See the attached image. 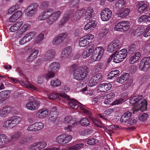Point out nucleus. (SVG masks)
I'll return each instance as SVG.
<instances>
[{"mask_svg": "<svg viewBox=\"0 0 150 150\" xmlns=\"http://www.w3.org/2000/svg\"><path fill=\"white\" fill-rule=\"evenodd\" d=\"M22 85L26 88H29L33 91L37 92L39 91V89L29 83H27L22 82Z\"/></svg>", "mask_w": 150, "mask_h": 150, "instance_id": "33", "label": "nucleus"}, {"mask_svg": "<svg viewBox=\"0 0 150 150\" xmlns=\"http://www.w3.org/2000/svg\"><path fill=\"white\" fill-rule=\"evenodd\" d=\"M104 88H105L106 91H108L112 87L111 84L109 83H103Z\"/></svg>", "mask_w": 150, "mask_h": 150, "instance_id": "64", "label": "nucleus"}, {"mask_svg": "<svg viewBox=\"0 0 150 150\" xmlns=\"http://www.w3.org/2000/svg\"><path fill=\"white\" fill-rule=\"evenodd\" d=\"M36 35V33L35 32L31 31L27 33L24 37L28 42H29L32 40L35 36Z\"/></svg>", "mask_w": 150, "mask_h": 150, "instance_id": "31", "label": "nucleus"}, {"mask_svg": "<svg viewBox=\"0 0 150 150\" xmlns=\"http://www.w3.org/2000/svg\"><path fill=\"white\" fill-rule=\"evenodd\" d=\"M125 1L124 0H118L115 3V9L117 11L120 10L125 6Z\"/></svg>", "mask_w": 150, "mask_h": 150, "instance_id": "28", "label": "nucleus"}, {"mask_svg": "<svg viewBox=\"0 0 150 150\" xmlns=\"http://www.w3.org/2000/svg\"><path fill=\"white\" fill-rule=\"evenodd\" d=\"M102 76L101 74L98 73L93 76L92 77L98 82L99 81L102 80Z\"/></svg>", "mask_w": 150, "mask_h": 150, "instance_id": "61", "label": "nucleus"}, {"mask_svg": "<svg viewBox=\"0 0 150 150\" xmlns=\"http://www.w3.org/2000/svg\"><path fill=\"white\" fill-rule=\"evenodd\" d=\"M27 130L29 132H37L35 123L29 125L27 129Z\"/></svg>", "mask_w": 150, "mask_h": 150, "instance_id": "57", "label": "nucleus"}, {"mask_svg": "<svg viewBox=\"0 0 150 150\" xmlns=\"http://www.w3.org/2000/svg\"><path fill=\"white\" fill-rule=\"evenodd\" d=\"M59 67L60 64H59L58 62H55L52 63L50 64L48 69L54 72H56L59 70Z\"/></svg>", "mask_w": 150, "mask_h": 150, "instance_id": "25", "label": "nucleus"}, {"mask_svg": "<svg viewBox=\"0 0 150 150\" xmlns=\"http://www.w3.org/2000/svg\"><path fill=\"white\" fill-rule=\"evenodd\" d=\"M30 100L25 105V107L28 110L34 111L37 110L40 105V103L34 99L33 97H31Z\"/></svg>", "mask_w": 150, "mask_h": 150, "instance_id": "10", "label": "nucleus"}, {"mask_svg": "<svg viewBox=\"0 0 150 150\" xmlns=\"http://www.w3.org/2000/svg\"><path fill=\"white\" fill-rule=\"evenodd\" d=\"M55 54V52L54 50H48L46 51L43 57V60L45 62L51 60L54 57Z\"/></svg>", "mask_w": 150, "mask_h": 150, "instance_id": "15", "label": "nucleus"}, {"mask_svg": "<svg viewBox=\"0 0 150 150\" xmlns=\"http://www.w3.org/2000/svg\"><path fill=\"white\" fill-rule=\"evenodd\" d=\"M51 85L53 87H56L59 86L61 84L60 81L57 79H55L51 81Z\"/></svg>", "mask_w": 150, "mask_h": 150, "instance_id": "38", "label": "nucleus"}, {"mask_svg": "<svg viewBox=\"0 0 150 150\" xmlns=\"http://www.w3.org/2000/svg\"><path fill=\"white\" fill-rule=\"evenodd\" d=\"M72 139V136L71 135L62 134L57 137L56 141L59 144H64L68 143Z\"/></svg>", "mask_w": 150, "mask_h": 150, "instance_id": "9", "label": "nucleus"}, {"mask_svg": "<svg viewBox=\"0 0 150 150\" xmlns=\"http://www.w3.org/2000/svg\"><path fill=\"white\" fill-rule=\"evenodd\" d=\"M71 55L63 50L60 55V58L62 60H65L70 58Z\"/></svg>", "mask_w": 150, "mask_h": 150, "instance_id": "45", "label": "nucleus"}, {"mask_svg": "<svg viewBox=\"0 0 150 150\" xmlns=\"http://www.w3.org/2000/svg\"><path fill=\"white\" fill-rule=\"evenodd\" d=\"M30 27V25L28 23H25L22 26L20 30L17 33L20 35H22Z\"/></svg>", "mask_w": 150, "mask_h": 150, "instance_id": "29", "label": "nucleus"}, {"mask_svg": "<svg viewBox=\"0 0 150 150\" xmlns=\"http://www.w3.org/2000/svg\"><path fill=\"white\" fill-rule=\"evenodd\" d=\"M38 6L37 3H33L30 4L26 10L25 15L28 17H31L35 15L38 11Z\"/></svg>", "mask_w": 150, "mask_h": 150, "instance_id": "8", "label": "nucleus"}, {"mask_svg": "<svg viewBox=\"0 0 150 150\" xmlns=\"http://www.w3.org/2000/svg\"><path fill=\"white\" fill-rule=\"evenodd\" d=\"M141 54L139 52L136 53L133 55L131 56L129 59V62L131 64L134 63L137 61L140 58Z\"/></svg>", "mask_w": 150, "mask_h": 150, "instance_id": "24", "label": "nucleus"}, {"mask_svg": "<svg viewBox=\"0 0 150 150\" xmlns=\"http://www.w3.org/2000/svg\"><path fill=\"white\" fill-rule=\"evenodd\" d=\"M58 114L55 111H51L49 117V120L50 122H54L57 119Z\"/></svg>", "mask_w": 150, "mask_h": 150, "instance_id": "32", "label": "nucleus"}, {"mask_svg": "<svg viewBox=\"0 0 150 150\" xmlns=\"http://www.w3.org/2000/svg\"><path fill=\"white\" fill-rule=\"evenodd\" d=\"M39 52V50H35L32 53L29 57V59L30 61H32L35 59L37 57Z\"/></svg>", "mask_w": 150, "mask_h": 150, "instance_id": "41", "label": "nucleus"}, {"mask_svg": "<svg viewBox=\"0 0 150 150\" xmlns=\"http://www.w3.org/2000/svg\"><path fill=\"white\" fill-rule=\"evenodd\" d=\"M145 31V29L143 27H139L134 32V35L138 37L141 35L142 34H144Z\"/></svg>", "mask_w": 150, "mask_h": 150, "instance_id": "35", "label": "nucleus"}, {"mask_svg": "<svg viewBox=\"0 0 150 150\" xmlns=\"http://www.w3.org/2000/svg\"><path fill=\"white\" fill-rule=\"evenodd\" d=\"M122 21L118 23L115 26V29L119 31H122Z\"/></svg>", "mask_w": 150, "mask_h": 150, "instance_id": "51", "label": "nucleus"}, {"mask_svg": "<svg viewBox=\"0 0 150 150\" xmlns=\"http://www.w3.org/2000/svg\"><path fill=\"white\" fill-rule=\"evenodd\" d=\"M147 15H143L139 17L137 19V21L139 23H144L147 22Z\"/></svg>", "mask_w": 150, "mask_h": 150, "instance_id": "42", "label": "nucleus"}, {"mask_svg": "<svg viewBox=\"0 0 150 150\" xmlns=\"http://www.w3.org/2000/svg\"><path fill=\"white\" fill-rule=\"evenodd\" d=\"M104 51L103 48L102 47H97L91 56V59L92 61L99 60L103 55Z\"/></svg>", "mask_w": 150, "mask_h": 150, "instance_id": "7", "label": "nucleus"}, {"mask_svg": "<svg viewBox=\"0 0 150 150\" xmlns=\"http://www.w3.org/2000/svg\"><path fill=\"white\" fill-rule=\"evenodd\" d=\"M63 122L65 124H71L73 127L77 126L79 124V122H75L71 116H70L65 117L64 119Z\"/></svg>", "mask_w": 150, "mask_h": 150, "instance_id": "17", "label": "nucleus"}, {"mask_svg": "<svg viewBox=\"0 0 150 150\" xmlns=\"http://www.w3.org/2000/svg\"><path fill=\"white\" fill-rule=\"evenodd\" d=\"M31 138L30 136L25 137L21 139V142L23 144L26 143L31 140Z\"/></svg>", "mask_w": 150, "mask_h": 150, "instance_id": "53", "label": "nucleus"}, {"mask_svg": "<svg viewBox=\"0 0 150 150\" xmlns=\"http://www.w3.org/2000/svg\"><path fill=\"white\" fill-rule=\"evenodd\" d=\"M93 12V9L91 7H88L86 10L85 14V18L87 20L90 19Z\"/></svg>", "mask_w": 150, "mask_h": 150, "instance_id": "30", "label": "nucleus"}, {"mask_svg": "<svg viewBox=\"0 0 150 150\" xmlns=\"http://www.w3.org/2000/svg\"><path fill=\"white\" fill-rule=\"evenodd\" d=\"M132 112L127 111L125 112L121 116L120 119L121 122L123 124H128L131 117Z\"/></svg>", "mask_w": 150, "mask_h": 150, "instance_id": "16", "label": "nucleus"}, {"mask_svg": "<svg viewBox=\"0 0 150 150\" xmlns=\"http://www.w3.org/2000/svg\"><path fill=\"white\" fill-rule=\"evenodd\" d=\"M84 144H78L74 145V146L69 148L67 150H77L83 147Z\"/></svg>", "mask_w": 150, "mask_h": 150, "instance_id": "39", "label": "nucleus"}, {"mask_svg": "<svg viewBox=\"0 0 150 150\" xmlns=\"http://www.w3.org/2000/svg\"><path fill=\"white\" fill-rule=\"evenodd\" d=\"M94 35L88 34L83 38H81L79 40V45L80 47H83L88 45L90 41L93 39Z\"/></svg>", "mask_w": 150, "mask_h": 150, "instance_id": "13", "label": "nucleus"}, {"mask_svg": "<svg viewBox=\"0 0 150 150\" xmlns=\"http://www.w3.org/2000/svg\"><path fill=\"white\" fill-rule=\"evenodd\" d=\"M69 104L71 107L74 109H76L79 107L82 110V112L88 115L91 114V112L88 110H86L84 106L80 104L77 101L74 100H70L69 102Z\"/></svg>", "mask_w": 150, "mask_h": 150, "instance_id": "6", "label": "nucleus"}, {"mask_svg": "<svg viewBox=\"0 0 150 150\" xmlns=\"http://www.w3.org/2000/svg\"><path fill=\"white\" fill-rule=\"evenodd\" d=\"M22 13L21 11H16L9 17L10 22H15L21 17Z\"/></svg>", "mask_w": 150, "mask_h": 150, "instance_id": "19", "label": "nucleus"}, {"mask_svg": "<svg viewBox=\"0 0 150 150\" xmlns=\"http://www.w3.org/2000/svg\"><path fill=\"white\" fill-rule=\"evenodd\" d=\"M122 31H126L130 28V25L128 22L126 21H122Z\"/></svg>", "mask_w": 150, "mask_h": 150, "instance_id": "43", "label": "nucleus"}, {"mask_svg": "<svg viewBox=\"0 0 150 150\" xmlns=\"http://www.w3.org/2000/svg\"><path fill=\"white\" fill-rule=\"evenodd\" d=\"M150 67V57H145L143 58L141 61L139 69L141 71H146Z\"/></svg>", "mask_w": 150, "mask_h": 150, "instance_id": "11", "label": "nucleus"}, {"mask_svg": "<svg viewBox=\"0 0 150 150\" xmlns=\"http://www.w3.org/2000/svg\"><path fill=\"white\" fill-rule=\"evenodd\" d=\"M98 142V140L96 139L91 138L88 139L87 143L90 145H93L95 144Z\"/></svg>", "mask_w": 150, "mask_h": 150, "instance_id": "55", "label": "nucleus"}, {"mask_svg": "<svg viewBox=\"0 0 150 150\" xmlns=\"http://www.w3.org/2000/svg\"><path fill=\"white\" fill-rule=\"evenodd\" d=\"M48 114V110L47 109H43L39 110L36 113V115L38 117L42 118L46 117Z\"/></svg>", "mask_w": 150, "mask_h": 150, "instance_id": "21", "label": "nucleus"}, {"mask_svg": "<svg viewBox=\"0 0 150 150\" xmlns=\"http://www.w3.org/2000/svg\"><path fill=\"white\" fill-rule=\"evenodd\" d=\"M112 16V11L108 8H106L103 10L100 13L101 19L104 21H109L111 18Z\"/></svg>", "mask_w": 150, "mask_h": 150, "instance_id": "12", "label": "nucleus"}, {"mask_svg": "<svg viewBox=\"0 0 150 150\" xmlns=\"http://www.w3.org/2000/svg\"><path fill=\"white\" fill-rule=\"evenodd\" d=\"M67 37V34L66 33L59 34L54 38L52 41V45L54 46L58 45L64 39Z\"/></svg>", "mask_w": 150, "mask_h": 150, "instance_id": "14", "label": "nucleus"}, {"mask_svg": "<svg viewBox=\"0 0 150 150\" xmlns=\"http://www.w3.org/2000/svg\"><path fill=\"white\" fill-rule=\"evenodd\" d=\"M80 123L82 126H88L90 125L89 121L86 117H83L80 120Z\"/></svg>", "mask_w": 150, "mask_h": 150, "instance_id": "40", "label": "nucleus"}, {"mask_svg": "<svg viewBox=\"0 0 150 150\" xmlns=\"http://www.w3.org/2000/svg\"><path fill=\"white\" fill-rule=\"evenodd\" d=\"M96 25L97 23L96 21L91 20L85 25L84 30H93L96 26Z\"/></svg>", "mask_w": 150, "mask_h": 150, "instance_id": "18", "label": "nucleus"}, {"mask_svg": "<svg viewBox=\"0 0 150 150\" xmlns=\"http://www.w3.org/2000/svg\"><path fill=\"white\" fill-rule=\"evenodd\" d=\"M62 12L59 10L54 11L53 9L48 8L45 10L42 14L39 16L38 20L39 21L47 20L46 22L49 25H51L57 21L60 17Z\"/></svg>", "mask_w": 150, "mask_h": 150, "instance_id": "1", "label": "nucleus"}, {"mask_svg": "<svg viewBox=\"0 0 150 150\" xmlns=\"http://www.w3.org/2000/svg\"><path fill=\"white\" fill-rule=\"evenodd\" d=\"M148 7V5L147 4H143L139 7L138 9V12L139 13H142L145 12Z\"/></svg>", "mask_w": 150, "mask_h": 150, "instance_id": "46", "label": "nucleus"}, {"mask_svg": "<svg viewBox=\"0 0 150 150\" xmlns=\"http://www.w3.org/2000/svg\"><path fill=\"white\" fill-rule=\"evenodd\" d=\"M19 6L18 5L13 6L10 8L8 11V13L9 14H11L16 10L18 9Z\"/></svg>", "mask_w": 150, "mask_h": 150, "instance_id": "56", "label": "nucleus"}, {"mask_svg": "<svg viewBox=\"0 0 150 150\" xmlns=\"http://www.w3.org/2000/svg\"><path fill=\"white\" fill-rule=\"evenodd\" d=\"M8 139L4 134H0V147L4 146L8 142Z\"/></svg>", "mask_w": 150, "mask_h": 150, "instance_id": "23", "label": "nucleus"}, {"mask_svg": "<svg viewBox=\"0 0 150 150\" xmlns=\"http://www.w3.org/2000/svg\"><path fill=\"white\" fill-rule=\"evenodd\" d=\"M44 35L42 33L39 34L36 38L34 43L35 44H39L43 40Z\"/></svg>", "mask_w": 150, "mask_h": 150, "instance_id": "37", "label": "nucleus"}, {"mask_svg": "<svg viewBox=\"0 0 150 150\" xmlns=\"http://www.w3.org/2000/svg\"><path fill=\"white\" fill-rule=\"evenodd\" d=\"M21 120V118L19 116H12L4 122L3 127L6 129H11L19 124Z\"/></svg>", "mask_w": 150, "mask_h": 150, "instance_id": "3", "label": "nucleus"}, {"mask_svg": "<svg viewBox=\"0 0 150 150\" xmlns=\"http://www.w3.org/2000/svg\"><path fill=\"white\" fill-rule=\"evenodd\" d=\"M143 35L145 37L150 35V25L147 27L146 29H145Z\"/></svg>", "mask_w": 150, "mask_h": 150, "instance_id": "58", "label": "nucleus"}, {"mask_svg": "<svg viewBox=\"0 0 150 150\" xmlns=\"http://www.w3.org/2000/svg\"><path fill=\"white\" fill-rule=\"evenodd\" d=\"M80 18V16L77 12H76L73 14L71 17V20L73 22H75L79 21Z\"/></svg>", "mask_w": 150, "mask_h": 150, "instance_id": "44", "label": "nucleus"}, {"mask_svg": "<svg viewBox=\"0 0 150 150\" xmlns=\"http://www.w3.org/2000/svg\"><path fill=\"white\" fill-rule=\"evenodd\" d=\"M59 95L56 93H52L50 94L48 96V98L50 99H54L57 98L58 97Z\"/></svg>", "mask_w": 150, "mask_h": 150, "instance_id": "63", "label": "nucleus"}, {"mask_svg": "<svg viewBox=\"0 0 150 150\" xmlns=\"http://www.w3.org/2000/svg\"><path fill=\"white\" fill-rule=\"evenodd\" d=\"M54 76V72L48 69L47 73L45 75V79L48 80Z\"/></svg>", "mask_w": 150, "mask_h": 150, "instance_id": "36", "label": "nucleus"}, {"mask_svg": "<svg viewBox=\"0 0 150 150\" xmlns=\"http://www.w3.org/2000/svg\"><path fill=\"white\" fill-rule=\"evenodd\" d=\"M34 143L37 150H41L45 148L47 146L46 142L43 140Z\"/></svg>", "mask_w": 150, "mask_h": 150, "instance_id": "22", "label": "nucleus"}, {"mask_svg": "<svg viewBox=\"0 0 150 150\" xmlns=\"http://www.w3.org/2000/svg\"><path fill=\"white\" fill-rule=\"evenodd\" d=\"M111 43L116 50L119 48L120 47L121 43L120 41L118 40L113 41L111 42Z\"/></svg>", "mask_w": 150, "mask_h": 150, "instance_id": "52", "label": "nucleus"}, {"mask_svg": "<svg viewBox=\"0 0 150 150\" xmlns=\"http://www.w3.org/2000/svg\"><path fill=\"white\" fill-rule=\"evenodd\" d=\"M35 125L37 131L41 130L44 127L43 123L41 122H36L35 123Z\"/></svg>", "mask_w": 150, "mask_h": 150, "instance_id": "50", "label": "nucleus"}, {"mask_svg": "<svg viewBox=\"0 0 150 150\" xmlns=\"http://www.w3.org/2000/svg\"><path fill=\"white\" fill-rule=\"evenodd\" d=\"M103 68V64L102 63H99L94 67V69L97 72L100 71Z\"/></svg>", "mask_w": 150, "mask_h": 150, "instance_id": "47", "label": "nucleus"}, {"mask_svg": "<svg viewBox=\"0 0 150 150\" xmlns=\"http://www.w3.org/2000/svg\"><path fill=\"white\" fill-rule=\"evenodd\" d=\"M102 128L104 129V130L105 132L110 134V133L112 132V130L111 129H116L117 128H118V127L117 126L116 127H115V126L111 125L108 127V128L104 126H103Z\"/></svg>", "mask_w": 150, "mask_h": 150, "instance_id": "48", "label": "nucleus"}, {"mask_svg": "<svg viewBox=\"0 0 150 150\" xmlns=\"http://www.w3.org/2000/svg\"><path fill=\"white\" fill-rule=\"evenodd\" d=\"M72 50V47L69 46L66 47L63 50L71 56Z\"/></svg>", "mask_w": 150, "mask_h": 150, "instance_id": "62", "label": "nucleus"}, {"mask_svg": "<svg viewBox=\"0 0 150 150\" xmlns=\"http://www.w3.org/2000/svg\"><path fill=\"white\" fill-rule=\"evenodd\" d=\"M70 15L69 14L65 13L62 18L61 20L59 25H63L67 21H68L70 18Z\"/></svg>", "mask_w": 150, "mask_h": 150, "instance_id": "34", "label": "nucleus"}, {"mask_svg": "<svg viewBox=\"0 0 150 150\" xmlns=\"http://www.w3.org/2000/svg\"><path fill=\"white\" fill-rule=\"evenodd\" d=\"M127 54V49H123L119 51H116L113 53V62L118 63L123 61L126 57Z\"/></svg>", "mask_w": 150, "mask_h": 150, "instance_id": "5", "label": "nucleus"}, {"mask_svg": "<svg viewBox=\"0 0 150 150\" xmlns=\"http://www.w3.org/2000/svg\"><path fill=\"white\" fill-rule=\"evenodd\" d=\"M129 76L128 74L125 73L118 78L117 79V81L120 83H123L127 80Z\"/></svg>", "mask_w": 150, "mask_h": 150, "instance_id": "26", "label": "nucleus"}, {"mask_svg": "<svg viewBox=\"0 0 150 150\" xmlns=\"http://www.w3.org/2000/svg\"><path fill=\"white\" fill-rule=\"evenodd\" d=\"M23 24V22L22 21L16 22L10 27L9 29L10 31L13 32L17 31Z\"/></svg>", "mask_w": 150, "mask_h": 150, "instance_id": "20", "label": "nucleus"}, {"mask_svg": "<svg viewBox=\"0 0 150 150\" xmlns=\"http://www.w3.org/2000/svg\"><path fill=\"white\" fill-rule=\"evenodd\" d=\"M129 102L135 107H137V108L133 110L134 114H137L138 115L140 111L143 112L147 110V101L145 99L143 98L142 96L133 97L130 99Z\"/></svg>", "mask_w": 150, "mask_h": 150, "instance_id": "2", "label": "nucleus"}, {"mask_svg": "<svg viewBox=\"0 0 150 150\" xmlns=\"http://www.w3.org/2000/svg\"><path fill=\"white\" fill-rule=\"evenodd\" d=\"M130 12L129 9L128 8H125L124 9L122 12H118L116 13V14L118 17L124 18L128 15Z\"/></svg>", "mask_w": 150, "mask_h": 150, "instance_id": "27", "label": "nucleus"}, {"mask_svg": "<svg viewBox=\"0 0 150 150\" xmlns=\"http://www.w3.org/2000/svg\"><path fill=\"white\" fill-rule=\"evenodd\" d=\"M148 115L147 113H144L143 114L139 116V120L141 121H145L147 118Z\"/></svg>", "mask_w": 150, "mask_h": 150, "instance_id": "59", "label": "nucleus"}, {"mask_svg": "<svg viewBox=\"0 0 150 150\" xmlns=\"http://www.w3.org/2000/svg\"><path fill=\"white\" fill-rule=\"evenodd\" d=\"M98 82L92 77L89 81L88 85L90 87H92L96 85Z\"/></svg>", "mask_w": 150, "mask_h": 150, "instance_id": "54", "label": "nucleus"}, {"mask_svg": "<svg viewBox=\"0 0 150 150\" xmlns=\"http://www.w3.org/2000/svg\"><path fill=\"white\" fill-rule=\"evenodd\" d=\"M76 12L81 17L83 15L85 16L86 10L85 9L81 8L78 10Z\"/></svg>", "mask_w": 150, "mask_h": 150, "instance_id": "60", "label": "nucleus"}, {"mask_svg": "<svg viewBox=\"0 0 150 150\" xmlns=\"http://www.w3.org/2000/svg\"><path fill=\"white\" fill-rule=\"evenodd\" d=\"M88 71V68L86 66L79 67L74 72V79L78 81L83 80L86 77Z\"/></svg>", "mask_w": 150, "mask_h": 150, "instance_id": "4", "label": "nucleus"}, {"mask_svg": "<svg viewBox=\"0 0 150 150\" xmlns=\"http://www.w3.org/2000/svg\"><path fill=\"white\" fill-rule=\"evenodd\" d=\"M137 49L136 45L134 44L130 45L128 47V51L130 53H132Z\"/></svg>", "mask_w": 150, "mask_h": 150, "instance_id": "49", "label": "nucleus"}]
</instances>
